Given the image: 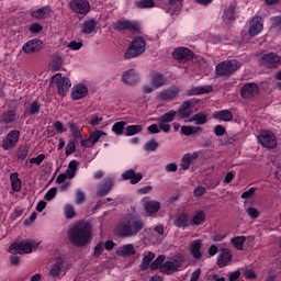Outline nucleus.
Listing matches in <instances>:
<instances>
[{
    "mask_svg": "<svg viewBox=\"0 0 281 281\" xmlns=\"http://www.w3.org/2000/svg\"><path fill=\"white\" fill-rule=\"evenodd\" d=\"M157 148H159V143L153 138L144 145V150H146V153H155Z\"/></svg>",
    "mask_w": 281,
    "mask_h": 281,
    "instance_id": "nucleus-52",
    "label": "nucleus"
},
{
    "mask_svg": "<svg viewBox=\"0 0 281 281\" xmlns=\"http://www.w3.org/2000/svg\"><path fill=\"white\" fill-rule=\"evenodd\" d=\"M76 153V140H69L66 145V155L69 157V155H74Z\"/></svg>",
    "mask_w": 281,
    "mask_h": 281,
    "instance_id": "nucleus-56",
    "label": "nucleus"
},
{
    "mask_svg": "<svg viewBox=\"0 0 281 281\" xmlns=\"http://www.w3.org/2000/svg\"><path fill=\"white\" fill-rule=\"evenodd\" d=\"M272 29L277 30V32H280V30H281V16L272 18Z\"/></svg>",
    "mask_w": 281,
    "mask_h": 281,
    "instance_id": "nucleus-61",
    "label": "nucleus"
},
{
    "mask_svg": "<svg viewBox=\"0 0 281 281\" xmlns=\"http://www.w3.org/2000/svg\"><path fill=\"white\" fill-rule=\"evenodd\" d=\"M201 247H203V241L201 239L192 240L189 245V251L195 260H201V258H203Z\"/></svg>",
    "mask_w": 281,
    "mask_h": 281,
    "instance_id": "nucleus-24",
    "label": "nucleus"
},
{
    "mask_svg": "<svg viewBox=\"0 0 281 281\" xmlns=\"http://www.w3.org/2000/svg\"><path fill=\"white\" fill-rule=\"evenodd\" d=\"M38 249V243L34 240H24L21 243H13L9 247V254H32V251H36Z\"/></svg>",
    "mask_w": 281,
    "mask_h": 281,
    "instance_id": "nucleus-5",
    "label": "nucleus"
},
{
    "mask_svg": "<svg viewBox=\"0 0 281 281\" xmlns=\"http://www.w3.org/2000/svg\"><path fill=\"white\" fill-rule=\"evenodd\" d=\"M232 262V251L229 249H223L217 258L218 267H227Z\"/></svg>",
    "mask_w": 281,
    "mask_h": 281,
    "instance_id": "nucleus-32",
    "label": "nucleus"
},
{
    "mask_svg": "<svg viewBox=\"0 0 281 281\" xmlns=\"http://www.w3.org/2000/svg\"><path fill=\"white\" fill-rule=\"evenodd\" d=\"M179 91H180L179 88L172 86L168 89L160 91V93L158 94V98L160 100H165L169 102V100H175V98L179 95Z\"/></svg>",
    "mask_w": 281,
    "mask_h": 281,
    "instance_id": "nucleus-26",
    "label": "nucleus"
},
{
    "mask_svg": "<svg viewBox=\"0 0 281 281\" xmlns=\"http://www.w3.org/2000/svg\"><path fill=\"white\" fill-rule=\"evenodd\" d=\"M41 41L31 40L23 45L22 49L25 54H34L36 52H41Z\"/></svg>",
    "mask_w": 281,
    "mask_h": 281,
    "instance_id": "nucleus-29",
    "label": "nucleus"
},
{
    "mask_svg": "<svg viewBox=\"0 0 281 281\" xmlns=\"http://www.w3.org/2000/svg\"><path fill=\"white\" fill-rule=\"evenodd\" d=\"M214 91V87L212 86H201L193 90L189 95H202L203 93H212Z\"/></svg>",
    "mask_w": 281,
    "mask_h": 281,
    "instance_id": "nucleus-48",
    "label": "nucleus"
},
{
    "mask_svg": "<svg viewBox=\"0 0 281 281\" xmlns=\"http://www.w3.org/2000/svg\"><path fill=\"white\" fill-rule=\"evenodd\" d=\"M146 52V40L143 37H136L130 44L127 50L124 54V58L126 60H131V58H137V56H142Z\"/></svg>",
    "mask_w": 281,
    "mask_h": 281,
    "instance_id": "nucleus-4",
    "label": "nucleus"
},
{
    "mask_svg": "<svg viewBox=\"0 0 281 281\" xmlns=\"http://www.w3.org/2000/svg\"><path fill=\"white\" fill-rule=\"evenodd\" d=\"M181 262L178 260L165 261L160 267V273H166V276H172V273L179 271Z\"/></svg>",
    "mask_w": 281,
    "mask_h": 281,
    "instance_id": "nucleus-21",
    "label": "nucleus"
},
{
    "mask_svg": "<svg viewBox=\"0 0 281 281\" xmlns=\"http://www.w3.org/2000/svg\"><path fill=\"white\" fill-rule=\"evenodd\" d=\"M192 50L187 47H179L173 50L175 60H180L181 63H188V60H192L193 58Z\"/></svg>",
    "mask_w": 281,
    "mask_h": 281,
    "instance_id": "nucleus-19",
    "label": "nucleus"
},
{
    "mask_svg": "<svg viewBox=\"0 0 281 281\" xmlns=\"http://www.w3.org/2000/svg\"><path fill=\"white\" fill-rule=\"evenodd\" d=\"M45 161V154H40L35 158L30 159V164H34L35 166H41Z\"/></svg>",
    "mask_w": 281,
    "mask_h": 281,
    "instance_id": "nucleus-58",
    "label": "nucleus"
},
{
    "mask_svg": "<svg viewBox=\"0 0 281 281\" xmlns=\"http://www.w3.org/2000/svg\"><path fill=\"white\" fill-rule=\"evenodd\" d=\"M204 222H205V212L195 211L191 218L190 225H195V226L203 225Z\"/></svg>",
    "mask_w": 281,
    "mask_h": 281,
    "instance_id": "nucleus-41",
    "label": "nucleus"
},
{
    "mask_svg": "<svg viewBox=\"0 0 281 281\" xmlns=\"http://www.w3.org/2000/svg\"><path fill=\"white\" fill-rule=\"evenodd\" d=\"M75 203H77V205H80V203H85V192H82L80 189L76 191Z\"/></svg>",
    "mask_w": 281,
    "mask_h": 281,
    "instance_id": "nucleus-59",
    "label": "nucleus"
},
{
    "mask_svg": "<svg viewBox=\"0 0 281 281\" xmlns=\"http://www.w3.org/2000/svg\"><path fill=\"white\" fill-rule=\"evenodd\" d=\"M238 69H240V61L236 59L224 60L216 65L215 74L222 78H229Z\"/></svg>",
    "mask_w": 281,
    "mask_h": 281,
    "instance_id": "nucleus-3",
    "label": "nucleus"
},
{
    "mask_svg": "<svg viewBox=\"0 0 281 281\" xmlns=\"http://www.w3.org/2000/svg\"><path fill=\"white\" fill-rule=\"evenodd\" d=\"M244 209L246 214H248L249 218L256 220L258 216H260V212L258 209L254 206H249V203L247 201L244 202Z\"/></svg>",
    "mask_w": 281,
    "mask_h": 281,
    "instance_id": "nucleus-44",
    "label": "nucleus"
},
{
    "mask_svg": "<svg viewBox=\"0 0 281 281\" xmlns=\"http://www.w3.org/2000/svg\"><path fill=\"white\" fill-rule=\"evenodd\" d=\"M68 126L70 128V133L74 137V142H82V128L76 123L69 122Z\"/></svg>",
    "mask_w": 281,
    "mask_h": 281,
    "instance_id": "nucleus-34",
    "label": "nucleus"
},
{
    "mask_svg": "<svg viewBox=\"0 0 281 281\" xmlns=\"http://www.w3.org/2000/svg\"><path fill=\"white\" fill-rule=\"evenodd\" d=\"M246 240H247V237H245V236H237V237L232 239V245L238 251H243V249L245 247V241Z\"/></svg>",
    "mask_w": 281,
    "mask_h": 281,
    "instance_id": "nucleus-46",
    "label": "nucleus"
},
{
    "mask_svg": "<svg viewBox=\"0 0 281 281\" xmlns=\"http://www.w3.org/2000/svg\"><path fill=\"white\" fill-rule=\"evenodd\" d=\"M173 225L176 227L186 229L190 225V221L188 220V215L186 213H181L176 216V220L173 221Z\"/></svg>",
    "mask_w": 281,
    "mask_h": 281,
    "instance_id": "nucleus-37",
    "label": "nucleus"
},
{
    "mask_svg": "<svg viewBox=\"0 0 281 281\" xmlns=\"http://www.w3.org/2000/svg\"><path fill=\"white\" fill-rule=\"evenodd\" d=\"M124 126H126V122L124 121L116 122L112 126V131L115 135H122V133H124Z\"/></svg>",
    "mask_w": 281,
    "mask_h": 281,
    "instance_id": "nucleus-53",
    "label": "nucleus"
},
{
    "mask_svg": "<svg viewBox=\"0 0 281 281\" xmlns=\"http://www.w3.org/2000/svg\"><path fill=\"white\" fill-rule=\"evenodd\" d=\"M155 260V252L150 251L147 255H145L140 262V269L142 271H146L148 267H150V263Z\"/></svg>",
    "mask_w": 281,
    "mask_h": 281,
    "instance_id": "nucleus-42",
    "label": "nucleus"
},
{
    "mask_svg": "<svg viewBox=\"0 0 281 281\" xmlns=\"http://www.w3.org/2000/svg\"><path fill=\"white\" fill-rule=\"evenodd\" d=\"M78 166H80L78 160H71L68 164V169L66 170V172L60 173L56 178L57 183H65V181H67V179H74V177H76V171L78 170Z\"/></svg>",
    "mask_w": 281,
    "mask_h": 281,
    "instance_id": "nucleus-13",
    "label": "nucleus"
},
{
    "mask_svg": "<svg viewBox=\"0 0 281 281\" xmlns=\"http://www.w3.org/2000/svg\"><path fill=\"white\" fill-rule=\"evenodd\" d=\"M64 214L66 218H74L76 216V209L71 204H66L64 206Z\"/></svg>",
    "mask_w": 281,
    "mask_h": 281,
    "instance_id": "nucleus-54",
    "label": "nucleus"
},
{
    "mask_svg": "<svg viewBox=\"0 0 281 281\" xmlns=\"http://www.w3.org/2000/svg\"><path fill=\"white\" fill-rule=\"evenodd\" d=\"M10 181H11V189L13 190V192H21L22 182H21V179L19 178L18 172H13L10 175Z\"/></svg>",
    "mask_w": 281,
    "mask_h": 281,
    "instance_id": "nucleus-39",
    "label": "nucleus"
},
{
    "mask_svg": "<svg viewBox=\"0 0 281 281\" xmlns=\"http://www.w3.org/2000/svg\"><path fill=\"white\" fill-rule=\"evenodd\" d=\"M142 229H144V223L142 222V220H137V218H131L124 224H121L119 226V233L124 238H130L131 236H137V234H139Z\"/></svg>",
    "mask_w": 281,
    "mask_h": 281,
    "instance_id": "nucleus-2",
    "label": "nucleus"
},
{
    "mask_svg": "<svg viewBox=\"0 0 281 281\" xmlns=\"http://www.w3.org/2000/svg\"><path fill=\"white\" fill-rule=\"evenodd\" d=\"M98 22L93 19L86 20L81 26V34H93Z\"/></svg>",
    "mask_w": 281,
    "mask_h": 281,
    "instance_id": "nucleus-35",
    "label": "nucleus"
},
{
    "mask_svg": "<svg viewBox=\"0 0 281 281\" xmlns=\"http://www.w3.org/2000/svg\"><path fill=\"white\" fill-rule=\"evenodd\" d=\"M259 92L260 89L258 88V85L249 82L241 88L240 95L244 100H250V98H256Z\"/></svg>",
    "mask_w": 281,
    "mask_h": 281,
    "instance_id": "nucleus-18",
    "label": "nucleus"
},
{
    "mask_svg": "<svg viewBox=\"0 0 281 281\" xmlns=\"http://www.w3.org/2000/svg\"><path fill=\"white\" fill-rule=\"evenodd\" d=\"M121 81L123 82V85H126L127 87H133L135 83L139 81V74H137V70L135 69L125 70L121 75Z\"/></svg>",
    "mask_w": 281,
    "mask_h": 281,
    "instance_id": "nucleus-17",
    "label": "nucleus"
},
{
    "mask_svg": "<svg viewBox=\"0 0 281 281\" xmlns=\"http://www.w3.org/2000/svg\"><path fill=\"white\" fill-rule=\"evenodd\" d=\"M113 30L116 32H138L139 24L137 22H131L128 20H119L113 24Z\"/></svg>",
    "mask_w": 281,
    "mask_h": 281,
    "instance_id": "nucleus-11",
    "label": "nucleus"
},
{
    "mask_svg": "<svg viewBox=\"0 0 281 281\" xmlns=\"http://www.w3.org/2000/svg\"><path fill=\"white\" fill-rule=\"evenodd\" d=\"M69 49H72L74 52H78V49L82 48V43L81 42H70L68 44Z\"/></svg>",
    "mask_w": 281,
    "mask_h": 281,
    "instance_id": "nucleus-63",
    "label": "nucleus"
},
{
    "mask_svg": "<svg viewBox=\"0 0 281 281\" xmlns=\"http://www.w3.org/2000/svg\"><path fill=\"white\" fill-rule=\"evenodd\" d=\"M31 34H38L40 32H43V25L38 23H33L30 26Z\"/></svg>",
    "mask_w": 281,
    "mask_h": 281,
    "instance_id": "nucleus-60",
    "label": "nucleus"
},
{
    "mask_svg": "<svg viewBox=\"0 0 281 281\" xmlns=\"http://www.w3.org/2000/svg\"><path fill=\"white\" fill-rule=\"evenodd\" d=\"M49 87H56L58 95H65V93L71 89V80L67 77H63L60 72H57L52 77Z\"/></svg>",
    "mask_w": 281,
    "mask_h": 281,
    "instance_id": "nucleus-6",
    "label": "nucleus"
},
{
    "mask_svg": "<svg viewBox=\"0 0 281 281\" xmlns=\"http://www.w3.org/2000/svg\"><path fill=\"white\" fill-rule=\"evenodd\" d=\"M122 178L124 181H131L132 186H135L136 183H139L140 179H144V176H142L140 172H135V170L130 169L122 173Z\"/></svg>",
    "mask_w": 281,
    "mask_h": 281,
    "instance_id": "nucleus-27",
    "label": "nucleus"
},
{
    "mask_svg": "<svg viewBox=\"0 0 281 281\" xmlns=\"http://www.w3.org/2000/svg\"><path fill=\"white\" fill-rule=\"evenodd\" d=\"M194 155L187 154L183 156L180 162L181 170H188L190 168V165L194 160Z\"/></svg>",
    "mask_w": 281,
    "mask_h": 281,
    "instance_id": "nucleus-49",
    "label": "nucleus"
},
{
    "mask_svg": "<svg viewBox=\"0 0 281 281\" xmlns=\"http://www.w3.org/2000/svg\"><path fill=\"white\" fill-rule=\"evenodd\" d=\"M168 5L170 12H179L183 8V0H169Z\"/></svg>",
    "mask_w": 281,
    "mask_h": 281,
    "instance_id": "nucleus-50",
    "label": "nucleus"
},
{
    "mask_svg": "<svg viewBox=\"0 0 281 281\" xmlns=\"http://www.w3.org/2000/svg\"><path fill=\"white\" fill-rule=\"evenodd\" d=\"M38 111H41V102L33 101L25 108L24 115L35 116L38 115Z\"/></svg>",
    "mask_w": 281,
    "mask_h": 281,
    "instance_id": "nucleus-36",
    "label": "nucleus"
},
{
    "mask_svg": "<svg viewBox=\"0 0 281 281\" xmlns=\"http://www.w3.org/2000/svg\"><path fill=\"white\" fill-rule=\"evenodd\" d=\"M56 192H58L56 188L49 189L44 196L45 201H52L56 196Z\"/></svg>",
    "mask_w": 281,
    "mask_h": 281,
    "instance_id": "nucleus-62",
    "label": "nucleus"
},
{
    "mask_svg": "<svg viewBox=\"0 0 281 281\" xmlns=\"http://www.w3.org/2000/svg\"><path fill=\"white\" fill-rule=\"evenodd\" d=\"M137 250L135 249V245L126 244L116 249V256L121 258H131V256H135Z\"/></svg>",
    "mask_w": 281,
    "mask_h": 281,
    "instance_id": "nucleus-25",
    "label": "nucleus"
},
{
    "mask_svg": "<svg viewBox=\"0 0 281 281\" xmlns=\"http://www.w3.org/2000/svg\"><path fill=\"white\" fill-rule=\"evenodd\" d=\"M150 85L154 89H161L166 85V77L161 74L154 72L150 77Z\"/></svg>",
    "mask_w": 281,
    "mask_h": 281,
    "instance_id": "nucleus-31",
    "label": "nucleus"
},
{
    "mask_svg": "<svg viewBox=\"0 0 281 281\" xmlns=\"http://www.w3.org/2000/svg\"><path fill=\"white\" fill-rule=\"evenodd\" d=\"M103 120H104V117L102 115L92 114L90 124H91V126H100V122H102Z\"/></svg>",
    "mask_w": 281,
    "mask_h": 281,
    "instance_id": "nucleus-57",
    "label": "nucleus"
},
{
    "mask_svg": "<svg viewBox=\"0 0 281 281\" xmlns=\"http://www.w3.org/2000/svg\"><path fill=\"white\" fill-rule=\"evenodd\" d=\"M114 179L111 177L103 178L97 186V196H106L113 190Z\"/></svg>",
    "mask_w": 281,
    "mask_h": 281,
    "instance_id": "nucleus-14",
    "label": "nucleus"
},
{
    "mask_svg": "<svg viewBox=\"0 0 281 281\" xmlns=\"http://www.w3.org/2000/svg\"><path fill=\"white\" fill-rule=\"evenodd\" d=\"M144 210L147 214H157V211L161 210V203L155 200H148L144 203Z\"/></svg>",
    "mask_w": 281,
    "mask_h": 281,
    "instance_id": "nucleus-33",
    "label": "nucleus"
},
{
    "mask_svg": "<svg viewBox=\"0 0 281 281\" xmlns=\"http://www.w3.org/2000/svg\"><path fill=\"white\" fill-rule=\"evenodd\" d=\"M177 115L180 117V120H188L190 115H192V102L190 101H184L182 102L178 111H176Z\"/></svg>",
    "mask_w": 281,
    "mask_h": 281,
    "instance_id": "nucleus-23",
    "label": "nucleus"
},
{
    "mask_svg": "<svg viewBox=\"0 0 281 281\" xmlns=\"http://www.w3.org/2000/svg\"><path fill=\"white\" fill-rule=\"evenodd\" d=\"M201 131H203V127L201 126H188V125L181 126V133L187 137H190V135H196V133H201Z\"/></svg>",
    "mask_w": 281,
    "mask_h": 281,
    "instance_id": "nucleus-40",
    "label": "nucleus"
},
{
    "mask_svg": "<svg viewBox=\"0 0 281 281\" xmlns=\"http://www.w3.org/2000/svg\"><path fill=\"white\" fill-rule=\"evenodd\" d=\"M176 117H177V111L170 110L164 113L160 117H158L156 122H158L159 128L164 133H170V122H175Z\"/></svg>",
    "mask_w": 281,
    "mask_h": 281,
    "instance_id": "nucleus-9",
    "label": "nucleus"
},
{
    "mask_svg": "<svg viewBox=\"0 0 281 281\" xmlns=\"http://www.w3.org/2000/svg\"><path fill=\"white\" fill-rule=\"evenodd\" d=\"M49 14H52V9L49 7H42L40 9H34L31 11V16L33 19H37L38 21H43V19H48Z\"/></svg>",
    "mask_w": 281,
    "mask_h": 281,
    "instance_id": "nucleus-28",
    "label": "nucleus"
},
{
    "mask_svg": "<svg viewBox=\"0 0 281 281\" xmlns=\"http://www.w3.org/2000/svg\"><path fill=\"white\" fill-rule=\"evenodd\" d=\"M68 5L75 14L87 15L91 11L89 0H69Z\"/></svg>",
    "mask_w": 281,
    "mask_h": 281,
    "instance_id": "nucleus-8",
    "label": "nucleus"
},
{
    "mask_svg": "<svg viewBox=\"0 0 281 281\" xmlns=\"http://www.w3.org/2000/svg\"><path fill=\"white\" fill-rule=\"evenodd\" d=\"M67 271V259L63 257H57L55 262L52 265L49 270V276L52 278H59L63 273Z\"/></svg>",
    "mask_w": 281,
    "mask_h": 281,
    "instance_id": "nucleus-10",
    "label": "nucleus"
},
{
    "mask_svg": "<svg viewBox=\"0 0 281 281\" xmlns=\"http://www.w3.org/2000/svg\"><path fill=\"white\" fill-rule=\"evenodd\" d=\"M261 65H266L270 69H276V67H280L281 65V57L276 53L265 54L261 57Z\"/></svg>",
    "mask_w": 281,
    "mask_h": 281,
    "instance_id": "nucleus-15",
    "label": "nucleus"
},
{
    "mask_svg": "<svg viewBox=\"0 0 281 281\" xmlns=\"http://www.w3.org/2000/svg\"><path fill=\"white\" fill-rule=\"evenodd\" d=\"M166 260V256L160 255L158 256L151 263H150V269L153 271H157V269H161V267L164 266V262Z\"/></svg>",
    "mask_w": 281,
    "mask_h": 281,
    "instance_id": "nucleus-51",
    "label": "nucleus"
},
{
    "mask_svg": "<svg viewBox=\"0 0 281 281\" xmlns=\"http://www.w3.org/2000/svg\"><path fill=\"white\" fill-rule=\"evenodd\" d=\"M205 192H207L205 187H196L193 191V194H194V196H203V194H205Z\"/></svg>",
    "mask_w": 281,
    "mask_h": 281,
    "instance_id": "nucleus-64",
    "label": "nucleus"
},
{
    "mask_svg": "<svg viewBox=\"0 0 281 281\" xmlns=\"http://www.w3.org/2000/svg\"><path fill=\"white\" fill-rule=\"evenodd\" d=\"M67 238L72 247H87L91 243V224L77 222L67 231Z\"/></svg>",
    "mask_w": 281,
    "mask_h": 281,
    "instance_id": "nucleus-1",
    "label": "nucleus"
},
{
    "mask_svg": "<svg viewBox=\"0 0 281 281\" xmlns=\"http://www.w3.org/2000/svg\"><path fill=\"white\" fill-rule=\"evenodd\" d=\"M16 121V111L14 110H8L2 113V122L4 124H12V122Z\"/></svg>",
    "mask_w": 281,
    "mask_h": 281,
    "instance_id": "nucleus-43",
    "label": "nucleus"
},
{
    "mask_svg": "<svg viewBox=\"0 0 281 281\" xmlns=\"http://www.w3.org/2000/svg\"><path fill=\"white\" fill-rule=\"evenodd\" d=\"M20 138H21V132L19 130L10 131L2 142L3 150H10V148H14V146H16V143L19 142Z\"/></svg>",
    "mask_w": 281,
    "mask_h": 281,
    "instance_id": "nucleus-12",
    "label": "nucleus"
},
{
    "mask_svg": "<svg viewBox=\"0 0 281 281\" xmlns=\"http://www.w3.org/2000/svg\"><path fill=\"white\" fill-rule=\"evenodd\" d=\"M137 8H140L142 10L146 8H155V0H140L136 2Z\"/></svg>",
    "mask_w": 281,
    "mask_h": 281,
    "instance_id": "nucleus-55",
    "label": "nucleus"
},
{
    "mask_svg": "<svg viewBox=\"0 0 281 281\" xmlns=\"http://www.w3.org/2000/svg\"><path fill=\"white\" fill-rule=\"evenodd\" d=\"M213 117L220 122H232V120H234V114L229 110H220L213 114Z\"/></svg>",
    "mask_w": 281,
    "mask_h": 281,
    "instance_id": "nucleus-30",
    "label": "nucleus"
},
{
    "mask_svg": "<svg viewBox=\"0 0 281 281\" xmlns=\"http://www.w3.org/2000/svg\"><path fill=\"white\" fill-rule=\"evenodd\" d=\"M142 131H144L142 125H128L125 127V135L126 137H133V135L142 133Z\"/></svg>",
    "mask_w": 281,
    "mask_h": 281,
    "instance_id": "nucleus-45",
    "label": "nucleus"
},
{
    "mask_svg": "<svg viewBox=\"0 0 281 281\" xmlns=\"http://www.w3.org/2000/svg\"><path fill=\"white\" fill-rule=\"evenodd\" d=\"M186 122H194L198 126L207 124V114L205 112H200L187 120Z\"/></svg>",
    "mask_w": 281,
    "mask_h": 281,
    "instance_id": "nucleus-38",
    "label": "nucleus"
},
{
    "mask_svg": "<svg viewBox=\"0 0 281 281\" xmlns=\"http://www.w3.org/2000/svg\"><path fill=\"white\" fill-rule=\"evenodd\" d=\"M235 13H236V9L234 8V5H229L225 12H224V15H223V20L225 23H232V21H234V16H235Z\"/></svg>",
    "mask_w": 281,
    "mask_h": 281,
    "instance_id": "nucleus-47",
    "label": "nucleus"
},
{
    "mask_svg": "<svg viewBox=\"0 0 281 281\" xmlns=\"http://www.w3.org/2000/svg\"><path fill=\"white\" fill-rule=\"evenodd\" d=\"M102 137H106V133L98 130L90 133L89 137L87 139L81 140V146H85L86 148H92V146H95Z\"/></svg>",
    "mask_w": 281,
    "mask_h": 281,
    "instance_id": "nucleus-16",
    "label": "nucleus"
},
{
    "mask_svg": "<svg viewBox=\"0 0 281 281\" xmlns=\"http://www.w3.org/2000/svg\"><path fill=\"white\" fill-rule=\"evenodd\" d=\"M262 18L254 16L250 21V26L248 30L249 36H258L262 32Z\"/></svg>",
    "mask_w": 281,
    "mask_h": 281,
    "instance_id": "nucleus-22",
    "label": "nucleus"
},
{
    "mask_svg": "<svg viewBox=\"0 0 281 281\" xmlns=\"http://www.w3.org/2000/svg\"><path fill=\"white\" fill-rule=\"evenodd\" d=\"M88 94L89 88H87V85L85 83L74 86L70 93L74 100H82V98H87Z\"/></svg>",
    "mask_w": 281,
    "mask_h": 281,
    "instance_id": "nucleus-20",
    "label": "nucleus"
},
{
    "mask_svg": "<svg viewBox=\"0 0 281 281\" xmlns=\"http://www.w3.org/2000/svg\"><path fill=\"white\" fill-rule=\"evenodd\" d=\"M257 139L263 148L273 149L278 146V139L276 138V134L271 131H262L257 135Z\"/></svg>",
    "mask_w": 281,
    "mask_h": 281,
    "instance_id": "nucleus-7",
    "label": "nucleus"
}]
</instances>
